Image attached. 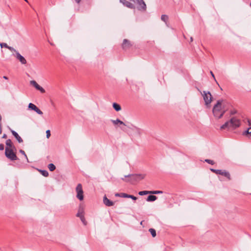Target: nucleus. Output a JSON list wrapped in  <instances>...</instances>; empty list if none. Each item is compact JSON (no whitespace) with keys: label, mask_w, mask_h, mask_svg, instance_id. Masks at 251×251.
Masks as SVG:
<instances>
[{"label":"nucleus","mask_w":251,"mask_h":251,"mask_svg":"<svg viewBox=\"0 0 251 251\" xmlns=\"http://www.w3.org/2000/svg\"><path fill=\"white\" fill-rule=\"evenodd\" d=\"M223 101V100H218L217 103L214 106L213 108V113L214 116L218 119L222 118L225 113V111H222V104Z\"/></svg>","instance_id":"nucleus-2"},{"label":"nucleus","mask_w":251,"mask_h":251,"mask_svg":"<svg viewBox=\"0 0 251 251\" xmlns=\"http://www.w3.org/2000/svg\"><path fill=\"white\" fill-rule=\"evenodd\" d=\"M247 122H248V123L249 126L250 127H251V120H250V119H247Z\"/></svg>","instance_id":"nucleus-40"},{"label":"nucleus","mask_w":251,"mask_h":251,"mask_svg":"<svg viewBox=\"0 0 251 251\" xmlns=\"http://www.w3.org/2000/svg\"><path fill=\"white\" fill-rule=\"evenodd\" d=\"M193 38L191 37L190 38V42H192V41H193Z\"/></svg>","instance_id":"nucleus-46"},{"label":"nucleus","mask_w":251,"mask_h":251,"mask_svg":"<svg viewBox=\"0 0 251 251\" xmlns=\"http://www.w3.org/2000/svg\"><path fill=\"white\" fill-rule=\"evenodd\" d=\"M30 84L34 86L37 90L40 91L41 93H44L45 92V89L40 86L35 80H31Z\"/></svg>","instance_id":"nucleus-9"},{"label":"nucleus","mask_w":251,"mask_h":251,"mask_svg":"<svg viewBox=\"0 0 251 251\" xmlns=\"http://www.w3.org/2000/svg\"><path fill=\"white\" fill-rule=\"evenodd\" d=\"M131 46L130 41L127 39H124L122 45V48L124 50L129 49Z\"/></svg>","instance_id":"nucleus-13"},{"label":"nucleus","mask_w":251,"mask_h":251,"mask_svg":"<svg viewBox=\"0 0 251 251\" xmlns=\"http://www.w3.org/2000/svg\"><path fill=\"white\" fill-rule=\"evenodd\" d=\"M157 199V197L154 195H150L148 197L147 199V201H155Z\"/></svg>","instance_id":"nucleus-18"},{"label":"nucleus","mask_w":251,"mask_h":251,"mask_svg":"<svg viewBox=\"0 0 251 251\" xmlns=\"http://www.w3.org/2000/svg\"><path fill=\"white\" fill-rule=\"evenodd\" d=\"M138 194L140 196L146 195L150 194V191H140L138 193Z\"/></svg>","instance_id":"nucleus-24"},{"label":"nucleus","mask_w":251,"mask_h":251,"mask_svg":"<svg viewBox=\"0 0 251 251\" xmlns=\"http://www.w3.org/2000/svg\"><path fill=\"white\" fill-rule=\"evenodd\" d=\"M9 129L10 130L13 135L15 137V138L17 140V141H18L19 143H21L23 142V139L19 135V134L17 133V132H16L15 131L11 129L10 128H9Z\"/></svg>","instance_id":"nucleus-14"},{"label":"nucleus","mask_w":251,"mask_h":251,"mask_svg":"<svg viewBox=\"0 0 251 251\" xmlns=\"http://www.w3.org/2000/svg\"><path fill=\"white\" fill-rule=\"evenodd\" d=\"M1 132V126L0 127V133Z\"/></svg>","instance_id":"nucleus-47"},{"label":"nucleus","mask_w":251,"mask_h":251,"mask_svg":"<svg viewBox=\"0 0 251 251\" xmlns=\"http://www.w3.org/2000/svg\"><path fill=\"white\" fill-rule=\"evenodd\" d=\"M113 107L116 111H119L121 110V106L115 102L113 103Z\"/></svg>","instance_id":"nucleus-19"},{"label":"nucleus","mask_w":251,"mask_h":251,"mask_svg":"<svg viewBox=\"0 0 251 251\" xmlns=\"http://www.w3.org/2000/svg\"><path fill=\"white\" fill-rule=\"evenodd\" d=\"M28 108L32 110L35 111L37 113H38L39 115L43 114L42 111L41 110H40L35 104L32 103H29Z\"/></svg>","instance_id":"nucleus-11"},{"label":"nucleus","mask_w":251,"mask_h":251,"mask_svg":"<svg viewBox=\"0 0 251 251\" xmlns=\"http://www.w3.org/2000/svg\"><path fill=\"white\" fill-rule=\"evenodd\" d=\"M245 133L247 134L251 135V127H250L247 130L245 131Z\"/></svg>","instance_id":"nucleus-36"},{"label":"nucleus","mask_w":251,"mask_h":251,"mask_svg":"<svg viewBox=\"0 0 251 251\" xmlns=\"http://www.w3.org/2000/svg\"><path fill=\"white\" fill-rule=\"evenodd\" d=\"M3 78L4 79H8V77H7V76H4L3 77Z\"/></svg>","instance_id":"nucleus-45"},{"label":"nucleus","mask_w":251,"mask_h":251,"mask_svg":"<svg viewBox=\"0 0 251 251\" xmlns=\"http://www.w3.org/2000/svg\"><path fill=\"white\" fill-rule=\"evenodd\" d=\"M77 3H79L81 0H75Z\"/></svg>","instance_id":"nucleus-43"},{"label":"nucleus","mask_w":251,"mask_h":251,"mask_svg":"<svg viewBox=\"0 0 251 251\" xmlns=\"http://www.w3.org/2000/svg\"><path fill=\"white\" fill-rule=\"evenodd\" d=\"M103 203L107 206H111L114 205V202L109 200L106 196L103 197Z\"/></svg>","instance_id":"nucleus-15"},{"label":"nucleus","mask_w":251,"mask_h":251,"mask_svg":"<svg viewBox=\"0 0 251 251\" xmlns=\"http://www.w3.org/2000/svg\"><path fill=\"white\" fill-rule=\"evenodd\" d=\"M80 220L81 221V222L83 223V224L84 225H86L87 224V222L85 220V217L84 216L82 217H80Z\"/></svg>","instance_id":"nucleus-32"},{"label":"nucleus","mask_w":251,"mask_h":251,"mask_svg":"<svg viewBox=\"0 0 251 251\" xmlns=\"http://www.w3.org/2000/svg\"><path fill=\"white\" fill-rule=\"evenodd\" d=\"M6 147L9 149H14L15 147L13 145V143L10 139H7L5 142Z\"/></svg>","instance_id":"nucleus-16"},{"label":"nucleus","mask_w":251,"mask_h":251,"mask_svg":"<svg viewBox=\"0 0 251 251\" xmlns=\"http://www.w3.org/2000/svg\"><path fill=\"white\" fill-rule=\"evenodd\" d=\"M133 130L135 131V132H136V133L139 135V136H140L142 134V130L140 128L136 127V126H134L133 127V128L132 129Z\"/></svg>","instance_id":"nucleus-20"},{"label":"nucleus","mask_w":251,"mask_h":251,"mask_svg":"<svg viewBox=\"0 0 251 251\" xmlns=\"http://www.w3.org/2000/svg\"><path fill=\"white\" fill-rule=\"evenodd\" d=\"M40 172H41V174L43 176H44L45 177H47L49 176V173L46 170H40Z\"/></svg>","instance_id":"nucleus-26"},{"label":"nucleus","mask_w":251,"mask_h":251,"mask_svg":"<svg viewBox=\"0 0 251 251\" xmlns=\"http://www.w3.org/2000/svg\"><path fill=\"white\" fill-rule=\"evenodd\" d=\"M241 126V120L236 117H232L221 126V129L234 130Z\"/></svg>","instance_id":"nucleus-1"},{"label":"nucleus","mask_w":251,"mask_h":251,"mask_svg":"<svg viewBox=\"0 0 251 251\" xmlns=\"http://www.w3.org/2000/svg\"><path fill=\"white\" fill-rule=\"evenodd\" d=\"M76 216L80 218L84 216V212L82 209H79L76 214Z\"/></svg>","instance_id":"nucleus-23"},{"label":"nucleus","mask_w":251,"mask_h":251,"mask_svg":"<svg viewBox=\"0 0 251 251\" xmlns=\"http://www.w3.org/2000/svg\"><path fill=\"white\" fill-rule=\"evenodd\" d=\"M162 193V191H150L151 194H158Z\"/></svg>","instance_id":"nucleus-29"},{"label":"nucleus","mask_w":251,"mask_h":251,"mask_svg":"<svg viewBox=\"0 0 251 251\" xmlns=\"http://www.w3.org/2000/svg\"><path fill=\"white\" fill-rule=\"evenodd\" d=\"M198 90L201 93L202 96L205 104L206 106H208L211 102L212 96L211 93L209 91H203L201 92L199 88H197Z\"/></svg>","instance_id":"nucleus-4"},{"label":"nucleus","mask_w":251,"mask_h":251,"mask_svg":"<svg viewBox=\"0 0 251 251\" xmlns=\"http://www.w3.org/2000/svg\"><path fill=\"white\" fill-rule=\"evenodd\" d=\"M122 197L123 198H131L133 200H136L137 198L133 195H128L126 193H121Z\"/></svg>","instance_id":"nucleus-17"},{"label":"nucleus","mask_w":251,"mask_h":251,"mask_svg":"<svg viewBox=\"0 0 251 251\" xmlns=\"http://www.w3.org/2000/svg\"><path fill=\"white\" fill-rule=\"evenodd\" d=\"M149 231L150 232V233H151V234L153 237H154L156 236V231L154 229L150 228L149 229Z\"/></svg>","instance_id":"nucleus-25"},{"label":"nucleus","mask_w":251,"mask_h":251,"mask_svg":"<svg viewBox=\"0 0 251 251\" xmlns=\"http://www.w3.org/2000/svg\"><path fill=\"white\" fill-rule=\"evenodd\" d=\"M26 2H28L27 0H24Z\"/></svg>","instance_id":"nucleus-48"},{"label":"nucleus","mask_w":251,"mask_h":251,"mask_svg":"<svg viewBox=\"0 0 251 251\" xmlns=\"http://www.w3.org/2000/svg\"><path fill=\"white\" fill-rule=\"evenodd\" d=\"M48 168L50 171L52 172L55 170L56 167H55V166L53 164L50 163V164H49Z\"/></svg>","instance_id":"nucleus-22"},{"label":"nucleus","mask_w":251,"mask_h":251,"mask_svg":"<svg viewBox=\"0 0 251 251\" xmlns=\"http://www.w3.org/2000/svg\"><path fill=\"white\" fill-rule=\"evenodd\" d=\"M146 176L145 174H131L125 176V177H129L128 179H126L124 178L122 179L126 182H130L134 183L135 182H138L141 180L143 179Z\"/></svg>","instance_id":"nucleus-3"},{"label":"nucleus","mask_w":251,"mask_h":251,"mask_svg":"<svg viewBox=\"0 0 251 251\" xmlns=\"http://www.w3.org/2000/svg\"><path fill=\"white\" fill-rule=\"evenodd\" d=\"M13 149H9L8 147L5 148V156L11 160H16L18 158L16 154L13 151Z\"/></svg>","instance_id":"nucleus-5"},{"label":"nucleus","mask_w":251,"mask_h":251,"mask_svg":"<svg viewBox=\"0 0 251 251\" xmlns=\"http://www.w3.org/2000/svg\"><path fill=\"white\" fill-rule=\"evenodd\" d=\"M4 149V145L2 144H0V151H3Z\"/></svg>","instance_id":"nucleus-39"},{"label":"nucleus","mask_w":251,"mask_h":251,"mask_svg":"<svg viewBox=\"0 0 251 251\" xmlns=\"http://www.w3.org/2000/svg\"><path fill=\"white\" fill-rule=\"evenodd\" d=\"M20 152L21 153H22V154H23V155H25V157L26 158V160H27V162H28L27 157V156H26V154H25V151H23V150H20Z\"/></svg>","instance_id":"nucleus-31"},{"label":"nucleus","mask_w":251,"mask_h":251,"mask_svg":"<svg viewBox=\"0 0 251 251\" xmlns=\"http://www.w3.org/2000/svg\"><path fill=\"white\" fill-rule=\"evenodd\" d=\"M46 136L47 138H49V137L50 136V130H47L46 131Z\"/></svg>","instance_id":"nucleus-34"},{"label":"nucleus","mask_w":251,"mask_h":251,"mask_svg":"<svg viewBox=\"0 0 251 251\" xmlns=\"http://www.w3.org/2000/svg\"><path fill=\"white\" fill-rule=\"evenodd\" d=\"M217 175L223 176L228 178V180L231 179L230 175L228 172L226 170H218Z\"/></svg>","instance_id":"nucleus-10"},{"label":"nucleus","mask_w":251,"mask_h":251,"mask_svg":"<svg viewBox=\"0 0 251 251\" xmlns=\"http://www.w3.org/2000/svg\"><path fill=\"white\" fill-rule=\"evenodd\" d=\"M138 4L137 9L141 11H145L147 9V6L143 0H136L135 2Z\"/></svg>","instance_id":"nucleus-7"},{"label":"nucleus","mask_w":251,"mask_h":251,"mask_svg":"<svg viewBox=\"0 0 251 251\" xmlns=\"http://www.w3.org/2000/svg\"><path fill=\"white\" fill-rule=\"evenodd\" d=\"M115 196H121V197H122L121 193V194H118V193L116 194H115Z\"/></svg>","instance_id":"nucleus-44"},{"label":"nucleus","mask_w":251,"mask_h":251,"mask_svg":"<svg viewBox=\"0 0 251 251\" xmlns=\"http://www.w3.org/2000/svg\"><path fill=\"white\" fill-rule=\"evenodd\" d=\"M120 1L124 5H125V6H126L128 8H129L131 9H135V6L133 3L127 1L126 0H120Z\"/></svg>","instance_id":"nucleus-12"},{"label":"nucleus","mask_w":251,"mask_h":251,"mask_svg":"<svg viewBox=\"0 0 251 251\" xmlns=\"http://www.w3.org/2000/svg\"><path fill=\"white\" fill-rule=\"evenodd\" d=\"M2 138H4V139L6 138H7V135H6V134H4L2 135Z\"/></svg>","instance_id":"nucleus-42"},{"label":"nucleus","mask_w":251,"mask_h":251,"mask_svg":"<svg viewBox=\"0 0 251 251\" xmlns=\"http://www.w3.org/2000/svg\"><path fill=\"white\" fill-rule=\"evenodd\" d=\"M210 73L211 75H212V77H213V78L214 79V80L216 81V78H215V77L214 75V74L213 73V72L211 71L210 72Z\"/></svg>","instance_id":"nucleus-41"},{"label":"nucleus","mask_w":251,"mask_h":251,"mask_svg":"<svg viewBox=\"0 0 251 251\" xmlns=\"http://www.w3.org/2000/svg\"><path fill=\"white\" fill-rule=\"evenodd\" d=\"M118 126L121 128V129H122L123 130H124V128L122 127V126H126V125L122 121H121L120 119H119V124L118 125Z\"/></svg>","instance_id":"nucleus-27"},{"label":"nucleus","mask_w":251,"mask_h":251,"mask_svg":"<svg viewBox=\"0 0 251 251\" xmlns=\"http://www.w3.org/2000/svg\"><path fill=\"white\" fill-rule=\"evenodd\" d=\"M210 170L212 172H213V173H215V174H217V172H218V170H217V169H212V168L210 169Z\"/></svg>","instance_id":"nucleus-38"},{"label":"nucleus","mask_w":251,"mask_h":251,"mask_svg":"<svg viewBox=\"0 0 251 251\" xmlns=\"http://www.w3.org/2000/svg\"><path fill=\"white\" fill-rule=\"evenodd\" d=\"M15 56L18 60H19L22 64L25 65L26 64V59L18 51H16Z\"/></svg>","instance_id":"nucleus-8"},{"label":"nucleus","mask_w":251,"mask_h":251,"mask_svg":"<svg viewBox=\"0 0 251 251\" xmlns=\"http://www.w3.org/2000/svg\"><path fill=\"white\" fill-rule=\"evenodd\" d=\"M0 46L1 48L4 47L7 49V48H8V46L7 45V44L6 43H0Z\"/></svg>","instance_id":"nucleus-33"},{"label":"nucleus","mask_w":251,"mask_h":251,"mask_svg":"<svg viewBox=\"0 0 251 251\" xmlns=\"http://www.w3.org/2000/svg\"><path fill=\"white\" fill-rule=\"evenodd\" d=\"M76 198L80 201H82L84 199L83 191L82 190V186L80 183L77 184L76 189Z\"/></svg>","instance_id":"nucleus-6"},{"label":"nucleus","mask_w":251,"mask_h":251,"mask_svg":"<svg viewBox=\"0 0 251 251\" xmlns=\"http://www.w3.org/2000/svg\"><path fill=\"white\" fill-rule=\"evenodd\" d=\"M111 122L113 124V125L114 126H118V125L119 124V119H117L116 120H111Z\"/></svg>","instance_id":"nucleus-28"},{"label":"nucleus","mask_w":251,"mask_h":251,"mask_svg":"<svg viewBox=\"0 0 251 251\" xmlns=\"http://www.w3.org/2000/svg\"><path fill=\"white\" fill-rule=\"evenodd\" d=\"M205 162H207L208 164H211V165H214L215 164V162L213 160L208 159H206L205 160Z\"/></svg>","instance_id":"nucleus-30"},{"label":"nucleus","mask_w":251,"mask_h":251,"mask_svg":"<svg viewBox=\"0 0 251 251\" xmlns=\"http://www.w3.org/2000/svg\"><path fill=\"white\" fill-rule=\"evenodd\" d=\"M8 50H9L11 51H13L16 52V51H17L15 49H14L12 47L8 46V48H7Z\"/></svg>","instance_id":"nucleus-37"},{"label":"nucleus","mask_w":251,"mask_h":251,"mask_svg":"<svg viewBox=\"0 0 251 251\" xmlns=\"http://www.w3.org/2000/svg\"><path fill=\"white\" fill-rule=\"evenodd\" d=\"M237 113V110L233 109V110H231L230 111V114L231 115H234V114H236Z\"/></svg>","instance_id":"nucleus-35"},{"label":"nucleus","mask_w":251,"mask_h":251,"mask_svg":"<svg viewBox=\"0 0 251 251\" xmlns=\"http://www.w3.org/2000/svg\"><path fill=\"white\" fill-rule=\"evenodd\" d=\"M162 21L164 22L166 25H168V16L166 15H162L161 17Z\"/></svg>","instance_id":"nucleus-21"}]
</instances>
